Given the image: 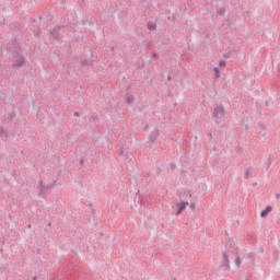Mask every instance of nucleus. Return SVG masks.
I'll return each mask as SVG.
<instances>
[{"mask_svg": "<svg viewBox=\"0 0 280 280\" xmlns=\"http://www.w3.org/2000/svg\"><path fill=\"white\" fill-rule=\"evenodd\" d=\"M10 56H11V67L15 70L22 69V67H25V63L27 62V58L23 54V47L21 46H14L9 48Z\"/></svg>", "mask_w": 280, "mask_h": 280, "instance_id": "nucleus-1", "label": "nucleus"}, {"mask_svg": "<svg viewBox=\"0 0 280 280\" xmlns=\"http://www.w3.org/2000/svg\"><path fill=\"white\" fill-rule=\"evenodd\" d=\"M50 36L54 38L57 43H62L65 38V25H56L50 31Z\"/></svg>", "mask_w": 280, "mask_h": 280, "instance_id": "nucleus-2", "label": "nucleus"}, {"mask_svg": "<svg viewBox=\"0 0 280 280\" xmlns=\"http://www.w3.org/2000/svg\"><path fill=\"white\" fill-rule=\"evenodd\" d=\"M221 270H231V260H229V254L223 253L222 254V260H221Z\"/></svg>", "mask_w": 280, "mask_h": 280, "instance_id": "nucleus-3", "label": "nucleus"}, {"mask_svg": "<svg viewBox=\"0 0 280 280\" xmlns=\"http://www.w3.org/2000/svg\"><path fill=\"white\" fill-rule=\"evenodd\" d=\"M224 117V107L217 106L213 110L212 119L218 122V119H222Z\"/></svg>", "mask_w": 280, "mask_h": 280, "instance_id": "nucleus-4", "label": "nucleus"}, {"mask_svg": "<svg viewBox=\"0 0 280 280\" xmlns=\"http://www.w3.org/2000/svg\"><path fill=\"white\" fill-rule=\"evenodd\" d=\"M175 207L177 208L175 215L178 217L189 207V201H183V199H180V202L176 203Z\"/></svg>", "mask_w": 280, "mask_h": 280, "instance_id": "nucleus-5", "label": "nucleus"}, {"mask_svg": "<svg viewBox=\"0 0 280 280\" xmlns=\"http://www.w3.org/2000/svg\"><path fill=\"white\" fill-rule=\"evenodd\" d=\"M272 211V206H267L264 210L260 212V218H268V213Z\"/></svg>", "mask_w": 280, "mask_h": 280, "instance_id": "nucleus-6", "label": "nucleus"}, {"mask_svg": "<svg viewBox=\"0 0 280 280\" xmlns=\"http://www.w3.org/2000/svg\"><path fill=\"white\" fill-rule=\"evenodd\" d=\"M0 139L2 141H8V131L3 129V127H0Z\"/></svg>", "mask_w": 280, "mask_h": 280, "instance_id": "nucleus-7", "label": "nucleus"}, {"mask_svg": "<svg viewBox=\"0 0 280 280\" xmlns=\"http://www.w3.org/2000/svg\"><path fill=\"white\" fill-rule=\"evenodd\" d=\"M147 27L150 32H154V30H156V22L149 21Z\"/></svg>", "mask_w": 280, "mask_h": 280, "instance_id": "nucleus-8", "label": "nucleus"}, {"mask_svg": "<svg viewBox=\"0 0 280 280\" xmlns=\"http://www.w3.org/2000/svg\"><path fill=\"white\" fill-rule=\"evenodd\" d=\"M49 189L46 188V186H42V188H39V196L42 198H44L45 196H47Z\"/></svg>", "mask_w": 280, "mask_h": 280, "instance_id": "nucleus-9", "label": "nucleus"}, {"mask_svg": "<svg viewBox=\"0 0 280 280\" xmlns=\"http://www.w3.org/2000/svg\"><path fill=\"white\" fill-rule=\"evenodd\" d=\"M250 176H253V167L247 168V170L245 171V173H244V178H245V179L250 178Z\"/></svg>", "mask_w": 280, "mask_h": 280, "instance_id": "nucleus-10", "label": "nucleus"}, {"mask_svg": "<svg viewBox=\"0 0 280 280\" xmlns=\"http://www.w3.org/2000/svg\"><path fill=\"white\" fill-rule=\"evenodd\" d=\"M214 71V82H218L220 80V68L215 67L213 68Z\"/></svg>", "mask_w": 280, "mask_h": 280, "instance_id": "nucleus-11", "label": "nucleus"}, {"mask_svg": "<svg viewBox=\"0 0 280 280\" xmlns=\"http://www.w3.org/2000/svg\"><path fill=\"white\" fill-rule=\"evenodd\" d=\"M156 139H159V130L154 131L151 137H150V142L154 143V141H156Z\"/></svg>", "mask_w": 280, "mask_h": 280, "instance_id": "nucleus-12", "label": "nucleus"}, {"mask_svg": "<svg viewBox=\"0 0 280 280\" xmlns=\"http://www.w3.org/2000/svg\"><path fill=\"white\" fill-rule=\"evenodd\" d=\"M217 14L219 16H224V14H226V9L225 8H219L217 9Z\"/></svg>", "mask_w": 280, "mask_h": 280, "instance_id": "nucleus-13", "label": "nucleus"}, {"mask_svg": "<svg viewBox=\"0 0 280 280\" xmlns=\"http://www.w3.org/2000/svg\"><path fill=\"white\" fill-rule=\"evenodd\" d=\"M135 98H132V95H126L125 97V104H132Z\"/></svg>", "mask_w": 280, "mask_h": 280, "instance_id": "nucleus-14", "label": "nucleus"}, {"mask_svg": "<svg viewBox=\"0 0 280 280\" xmlns=\"http://www.w3.org/2000/svg\"><path fill=\"white\" fill-rule=\"evenodd\" d=\"M231 248H233V242L232 241H228L225 244V249L229 253V250H231Z\"/></svg>", "mask_w": 280, "mask_h": 280, "instance_id": "nucleus-15", "label": "nucleus"}, {"mask_svg": "<svg viewBox=\"0 0 280 280\" xmlns=\"http://www.w3.org/2000/svg\"><path fill=\"white\" fill-rule=\"evenodd\" d=\"M235 266H237L238 268L242 266V258L240 256L235 257Z\"/></svg>", "mask_w": 280, "mask_h": 280, "instance_id": "nucleus-16", "label": "nucleus"}, {"mask_svg": "<svg viewBox=\"0 0 280 280\" xmlns=\"http://www.w3.org/2000/svg\"><path fill=\"white\" fill-rule=\"evenodd\" d=\"M16 117V112H12L11 114L8 115L9 121H12Z\"/></svg>", "mask_w": 280, "mask_h": 280, "instance_id": "nucleus-17", "label": "nucleus"}, {"mask_svg": "<svg viewBox=\"0 0 280 280\" xmlns=\"http://www.w3.org/2000/svg\"><path fill=\"white\" fill-rule=\"evenodd\" d=\"M18 43H19V42H18L16 38L12 39V42H11V47H21V45H19Z\"/></svg>", "mask_w": 280, "mask_h": 280, "instance_id": "nucleus-18", "label": "nucleus"}, {"mask_svg": "<svg viewBox=\"0 0 280 280\" xmlns=\"http://www.w3.org/2000/svg\"><path fill=\"white\" fill-rule=\"evenodd\" d=\"M80 65H81V67H86V65H89V60L83 59L80 61Z\"/></svg>", "mask_w": 280, "mask_h": 280, "instance_id": "nucleus-19", "label": "nucleus"}, {"mask_svg": "<svg viewBox=\"0 0 280 280\" xmlns=\"http://www.w3.org/2000/svg\"><path fill=\"white\" fill-rule=\"evenodd\" d=\"M219 67L222 69V67H226V61L225 60H220L219 61Z\"/></svg>", "mask_w": 280, "mask_h": 280, "instance_id": "nucleus-20", "label": "nucleus"}, {"mask_svg": "<svg viewBox=\"0 0 280 280\" xmlns=\"http://www.w3.org/2000/svg\"><path fill=\"white\" fill-rule=\"evenodd\" d=\"M247 259H252V264H253V261H255L253 253L247 254Z\"/></svg>", "mask_w": 280, "mask_h": 280, "instance_id": "nucleus-21", "label": "nucleus"}, {"mask_svg": "<svg viewBox=\"0 0 280 280\" xmlns=\"http://www.w3.org/2000/svg\"><path fill=\"white\" fill-rule=\"evenodd\" d=\"M80 167H84V158H81L79 161Z\"/></svg>", "mask_w": 280, "mask_h": 280, "instance_id": "nucleus-22", "label": "nucleus"}, {"mask_svg": "<svg viewBox=\"0 0 280 280\" xmlns=\"http://www.w3.org/2000/svg\"><path fill=\"white\" fill-rule=\"evenodd\" d=\"M56 186V182H54L52 184H49V185H47V186H45L46 187V189H51V187H55Z\"/></svg>", "mask_w": 280, "mask_h": 280, "instance_id": "nucleus-23", "label": "nucleus"}, {"mask_svg": "<svg viewBox=\"0 0 280 280\" xmlns=\"http://www.w3.org/2000/svg\"><path fill=\"white\" fill-rule=\"evenodd\" d=\"M119 156H124V148L118 149Z\"/></svg>", "mask_w": 280, "mask_h": 280, "instance_id": "nucleus-24", "label": "nucleus"}, {"mask_svg": "<svg viewBox=\"0 0 280 280\" xmlns=\"http://www.w3.org/2000/svg\"><path fill=\"white\" fill-rule=\"evenodd\" d=\"M207 137H209L210 141H213V133L209 132V133H207Z\"/></svg>", "mask_w": 280, "mask_h": 280, "instance_id": "nucleus-25", "label": "nucleus"}, {"mask_svg": "<svg viewBox=\"0 0 280 280\" xmlns=\"http://www.w3.org/2000/svg\"><path fill=\"white\" fill-rule=\"evenodd\" d=\"M156 58H159V54L153 52V55H152V59H153V60H156Z\"/></svg>", "mask_w": 280, "mask_h": 280, "instance_id": "nucleus-26", "label": "nucleus"}, {"mask_svg": "<svg viewBox=\"0 0 280 280\" xmlns=\"http://www.w3.org/2000/svg\"><path fill=\"white\" fill-rule=\"evenodd\" d=\"M258 126H259L260 130H266V127L264 126V124L259 122Z\"/></svg>", "mask_w": 280, "mask_h": 280, "instance_id": "nucleus-27", "label": "nucleus"}, {"mask_svg": "<svg viewBox=\"0 0 280 280\" xmlns=\"http://www.w3.org/2000/svg\"><path fill=\"white\" fill-rule=\"evenodd\" d=\"M38 187H39V189H42L43 187H45V185L43 184V180H39V182H38Z\"/></svg>", "mask_w": 280, "mask_h": 280, "instance_id": "nucleus-28", "label": "nucleus"}, {"mask_svg": "<svg viewBox=\"0 0 280 280\" xmlns=\"http://www.w3.org/2000/svg\"><path fill=\"white\" fill-rule=\"evenodd\" d=\"M223 58H231V52H225V54L223 55Z\"/></svg>", "mask_w": 280, "mask_h": 280, "instance_id": "nucleus-29", "label": "nucleus"}, {"mask_svg": "<svg viewBox=\"0 0 280 280\" xmlns=\"http://www.w3.org/2000/svg\"><path fill=\"white\" fill-rule=\"evenodd\" d=\"M190 209L194 211L196 209V205L192 202L190 203Z\"/></svg>", "mask_w": 280, "mask_h": 280, "instance_id": "nucleus-30", "label": "nucleus"}, {"mask_svg": "<svg viewBox=\"0 0 280 280\" xmlns=\"http://www.w3.org/2000/svg\"><path fill=\"white\" fill-rule=\"evenodd\" d=\"M88 65H89L90 67H93V59H90V61H88Z\"/></svg>", "mask_w": 280, "mask_h": 280, "instance_id": "nucleus-31", "label": "nucleus"}, {"mask_svg": "<svg viewBox=\"0 0 280 280\" xmlns=\"http://www.w3.org/2000/svg\"><path fill=\"white\" fill-rule=\"evenodd\" d=\"M73 116H74V117H80V113L74 112V113H73Z\"/></svg>", "mask_w": 280, "mask_h": 280, "instance_id": "nucleus-32", "label": "nucleus"}, {"mask_svg": "<svg viewBox=\"0 0 280 280\" xmlns=\"http://www.w3.org/2000/svg\"><path fill=\"white\" fill-rule=\"evenodd\" d=\"M176 164H171V170H175Z\"/></svg>", "mask_w": 280, "mask_h": 280, "instance_id": "nucleus-33", "label": "nucleus"}, {"mask_svg": "<svg viewBox=\"0 0 280 280\" xmlns=\"http://www.w3.org/2000/svg\"><path fill=\"white\" fill-rule=\"evenodd\" d=\"M276 198L279 199L280 198V194H276Z\"/></svg>", "mask_w": 280, "mask_h": 280, "instance_id": "nucleus-34", "label": "nucleus"}, {"mask_svg": "<svg viewBox=\"0 0 280 280\" xmlns=\"http://www.w3.org/2000/svg\"><path fill=\"white\" fill-rule=\"evenodd\" d=\"M148 128H149V126L147 125V126L144 127V130H148Z\"/></svg>", "mask_w": 280, "mask_h": 280, "instance_id": "nucleus-35", "label": "nucleus"}, {"mask_svg": "<svg viewBox=\"0 0 280 280\" xmlns=\"http://www.w3.org/2000/svg\"><path fill=\"white\" fill-rule=\"evenodd\" d=\"M91 212H92V213H95V209H92Z\"/></svg>", "mask_w": 280, "mask_h": 280, "instance_id": "nucleus-36", "label": "nucleus"}, {"mask_svg": "<svg viewBox=\"0 0 280 280\" xmlns=\"http://www.w3.org/2000/svg\"><path fill=\"white\" fill-rule=\"evenodd\" d=\"M32 280H37V278H36V277H33Z\"/></svg>", "mask_w": 280, "mask_h": 280, "instance_id": "nucleus-37", "label": "nucleus"}, {"mask_svg": "<svg viewBox=\"0 0 280 280\" xmlns=\"http://www.w3.org/2000/svg\"><path fill=\"white\" fill-rule=\"evenodd\" d=\"M28 229H32V225H31V224H28Z\"/></svg>", "mask_w": 280, "mask_h": 280, "instance_id": "nucleus-38", "label": "nucleus"}, {"mask_svg": "<svg viewBox=\"0 0 280 280\" xmlns=\"http://www.w3.org/2000/svg\"><path fill=\"white\" fill-rule=\"evenodd\" d=\"M192 194L189 192V197L191 198Z\"/></svg>", "mask_w": 280, "mask_h": 280, "instance_id": "nucleus-39", "label": "nucleus"}, {"mask_svg": "<svg viewBox=\"0 0 280 280\" xmlns=\"http://www.w3.org/2000/svg\"><path fill=\"white\" fill-rule=\"evenodd\" d=\"M168 80H172V77H168Z\"/></svg>", "mask_w": 280, "mask_h": 280, "instance_id": "nucleus-40", "label": "nucleus"}, {"mask_svg": "<svg viewBox=\"0 0 280 280\" xmlns=\"http://www.w3.org/2000/svg\"><path fill=\"white\" fill-rule=\"evenodd\" d=\"M90 207H93V203H90Z\"/></svg>", "mask_w": 280, "mask_h": 280, "instance_id": "nucleus-41", "label": "nucleus"}, {"mask_svg": "<svg viewBox=\"0 0 280 280\" xmlns=\"http://www.w3.org/2000/svg\"><path fill=\"white\" fill-rule=\"evenodd\" d=\"M246 280H249V279H246Z\"/></svg>", "mask_w": 280, "mask_h": 280, "instance_id": "nucleus-42", "label": "nucleus"}]
</instances>
